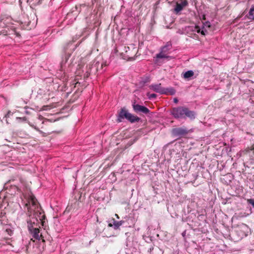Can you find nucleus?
<instances>
[{
  "instance_id": "b1692460",
  "label": "nucleus",
  "mask_w": 254,
  "mask_h": 254,
  "mask_svg": "<svg viewBox=\"0 0 254 254\" xmlns=\"http://www.w3.org/2000/svg\"><path fill=\"white\" fill-rule=\"evenodd\" d=\"M124 59H127L128 60L132 61L134 60V58L132 57H130L129 55H127V56L124 58Z\"/></svg>"
},
{
  "instance_id": "4468645a",
  "label": "nucleus",
  "mask_w": 254,
  "mask_h": 254,
  "mask_svg": "<svg viewBox=\"0 0 254 254\" xmlns=\"http://www.w3.org/2000/svg\"><path fill=\"white\" fill-rule=\"evenodd\" d=\"M166 93L163 94L173 95L176 93L175 89L173 87L165 88Z\"/></svg>"
},
{
  "instance_id": "0eeeda50",
  "label": "nucleus",
  "mask_w": 254,
  "mask_h": 254,
  "mask_svg": "<svg viewBox=\"0 0 254 254\" xmlns=\"http://www.w3.org/2000/svg\"><path fill=\"white\" fill-rule=\"evenodd\" d=\"M149 88L160 94L166 93L165 88L161 86V83L151 84L149 86Z\"/></svg>"
},
{
  "instance_id": "20e7f679",
  "label": "nucleus",
  "mask_w": 254,
  "mask_h": 254,
  "mask_svg": "<svg viewBox=\"0 0 254 254\" xmlns=\"http://www.w3.org/2000/svg\"><path fill=\"white\" fill-rule=\"evenodd\" d=\"M189 132V130L185 127L174 128L171 131V133L174 136L179 137L186 135Z\"/></svg>"
},
{
  "instance_id": "1a4fd4ad",
  "label": "nucleus",
  "mask_w": 254,
  "mask_h": 254,
  "mask_svg": "<svg viewBox=\"0 0 254 254\" xmlns=\"http://www.w3.org/2000/svg\"><path fill=\"white\" fill-rule=\"evenodd\" d=\"M112 222L109 223L108 226L110 227H113L114 230L120 229V227L124 223V221L121 220L117 221L113 218L112 219Z\"/></svg>"
},
{
  "instance_id": "ddd939ff",
  "label": "nucleus",
  "mask_w": 254,
  "mask_h": 254,
  "mask_svg": "<svg viewBox=\"0 0 254 254\" xmlns=\"http://www.w3.org/2000/svg\"><path fill=\"white\" fill-rule=\"evenodd\" d=\"M172 47V43L170 41L167 42L165 45L161 48L162 53H167Z\"/></svg>"
},
{
  "instance_id": "f8f14e48",
  "label": "nucleus",
  "mask_w": 254,
  "mask_h": 254,
  "mask_svg": "<svg viewBox=\"0 0 254 254\" xmlns=\"http://www.w3.org/2000/svg\"><path fill=\"white\" fill-rule=\"evenodd\" d=\"M127 120L131 123L138 122L140 120V118L136 116H134L129 113Z\"/></svg>"
},
{
  "instance_id": "a211bd4d",
  "label": "nucleus",
  "mask_w": 254,
  "mask_h": 254,
  "mask_svg": "<svg viewBox=\"0 0 254 254\" xmlns=\"http://www.w3.org/2000/svg\"><path fill=\"white\" fill-rule=\"evenodd\" d=\"M150 81V78L148 76H146L141 78L140 83L144 85Z\"/></svg>"
},
{
  "instance_id": "2eb2a0df",
  "label": "nucleus",
  "mask_w": 254,
  "mask_h": 254,
  "mask_svg": "<svg viewBox=\"0 0 254 254\" xmlns=\"http://www.w3.org/2000/svg\"><path fill=\"white\" fill-rule=\"evenodd\" d=\"M41 0H27V1L32 7L40 4Z\"/></svg>"
},
{
  "instance_id": "a878e982",
  "label": "nucleus",
  "mask_w": 254,
  "mask_h": 254,
  "mask_svg": "<svg viewBox=\"0 0 254 254\" xmlns=\"http://www.w3.org/2000/svg\"><path fill=\"white\" fill-rule=\"evenodd\" d=\"M29 125L31 127H33L35 129H36V130L41 132V131L38 127H37L36 126H35L34 125L31 124L30 123H29Z\"/></svg>"
},
{
  "instance_id": "f257e3e1",
  "label": "nucleus",
  "mask_w": 254,
  "mask_h": 254,
  "mask_svg": "<svg viewBox=\"0 0 254 254\" xmlns=\"http://www.w3.org/2000/svg\"><path fill=\"white\" fill-rule=\"evenodd\" d=\"M38 203L35 196H31L28 203L26 204L28 209L27 214L28 216L26 221L28 231H31L36 227H40V221L43 226L45 225L44 220L46 216L43 214V212L40 211L41 208L39 207Z\"/></svg>"
},
{
  "instance_id": "9d476101",
  "label": "nucleus",
  "mask_w": 254,
  "mask_h": 254,
  "mask_svg": "<svg viewBox=\"0 0 254 254\" xmlns=\"http://www.w3.org/2000/svg\"><path fill=\"white\" fill-rule=\"evenodd\" d=\"M40 228L36 227L31 231H29L32 237L36 240H40L42 235L40 234Z\"/></svg>"
},
{
  "instance_id": "cd10ccee",
  "label": "nucleus",
  "mask_w": 254,
  "mask_h": 254,
  "mask_svg": "<svg viewBox=\"0 0 254 254\" xmlns=\"http://www.w3.org/2000/svg\"><path fill=\"white\" fill-rule=\"evenodd\" d=\"M129 50V47H126V46L124 47V51L126 53H127V52H128V50Z\"/></svg>"
},
{
  "instance_id": "c85d7f7f",
  "label": "nucleus",
  "mask_w": 254,
  "mask_h": 254,
  "mask_svg": "<svg viewBox=\"0 0 254 254\" xmlns=\"http://www.w3.org/2000/svg\"><path fill=\"white\" fill-rule=\"evenodd\" d=\"M104 66H105L104 65L101 68L100 66H98V68L100 69V71H98V72L101 73L103 72L105 70L104 69H103V67Z\"/></svg>"
},
{
  "instance_id": "7c9ffc66",
  "label": "nucleus",
  "mask_w": 254,
  "mask_h": 254,
  "mask_svg": "<svg viewBox=\"0 0 254 254\" xmlns=\"http://www.w3.org/2000/svg\"><path fill=\"white\" fill-rule=\"evenodd\" d=\"M205 26H208V27H210V25H209V23L208 22H206L205 24Z\"/></svg>"
},
{
  "instance_id": "f03ea898",
  "label": "nucleus",
  "mask_w": 254,
  "mask_h": 254,
  "mask_svg": "<svg viewBox=\"0 0 254 254\" xmlns=\"http://www.w3.org/2000/svg\"><path fill=\"white\" fill-rule=\"evenodd\" d=\"M170 114L176 119L186 120L189 119L193 120L196 114L194 111L190 110L186 106H178L172 108Z\"/></svg>"
},
{
  "instance_id": "bb28decb",
  "label": "nucleus",
  "mask_w": 254,
  "mask_h": 254,
  "mask_svg": "<svg viewBox=\"0 0 254 254\" xmlns=\"http://www.w3.org/2000/svg\"><path fill=\"white\" fill-rule=\"evenodd\" d=\"M205 32H207L206 29H204V27L202 28V30L200 29V32L202 35H205Z\"/></svg>"
},
{
  "instance_id": "aec40b11",
  "label": "nucleus",
  "mask_w": 254,
  "mask_h": 254,
  "mask_svg": "<svg viewBox=\"0 0 254 254\" xmlns=\"http://www.w3.org/2000/svg\"><path fill=\"white\" fill-rule=\"evenodd\" d=\"M190 30L193 32H196L198 33L200 32V28L198 26L190 27Z\"/></svg>"
},
{
  "instance_id": "4be33fe9",
  "label": "nucleus",
  "mask_w": 254,
  "mask_h": 254,
  "mask_svg": "<svg viewBox=\"0 0 254 254\" xmlns=\"http://www.w3.org/2000/svg\"><path fill=\"white\" fill-rule=\"evenodd\" d=\"M72 45V42H69L68 43L64 48V50L65 53H66L68 48L70 47Z\"/></svg>"
},
{
  "instance_id": "6ab92c4d",
  "label": "nucleus",
  "mask_w": 254,
  "mask_h": 254,
  "mask_svg": "<svg viewBox=\"0 0 254 254\" xmlns=\"http://www.w3.org/2000/svg\"><path fill=\"white\" fill-rule=\"evenodd\" d=\"M86 7L85 4H80L78 5H76L75 8L78 11L80 12L81 11L82 8H85Z\"/></svg>"
},
{
  "instance_id": "423d86ee",
  "label": "nucleus",
  "mask_w": 254,
  "mask_h": 254,
  "mask_svg": "<svg viewBox=\"0 0 254 254\" xmlns=\"http://www.w3.org/2000/svg\"><path fill=\"white\" fill-rule=\"evenodd\" d=\"M188 5V2L187 0H178L176 3L174 10L176 13H178Z\"/></svg>"
},
{
  "instance_id": "dca6fc26",
  "label": "nucleus",
  "mask_w": 254,
  "mask_h": 254,
  "mask_svg": "<svg viewBox=\"0 0 254 254\" xmlns=\"http://www.w3.org/2000/svg\"><path fill=\"white\" fill-rule=\"evenodd\" d=\"M194 75V72L192 70H188L184 73L183 77L185 79H189Z\"/></svg>"
},
{
  "instance_id": "412c9836",
  "label": "nucleus",
  "mask_w": 254,
  "mask_h": 254,
  "mask_svg": "<svg viewBox=\"0 0 254 254\" xmlns=\"http://www.w3.org/2000/svg\"><path fill=\"white\" fill-rule=\"evenodd\" d=\"M147 96L148 97V98L150 100H151L152 99L156 98L157 97V95L154 93L150 94L149 93H147Z\"/></svg>"
},
{
  "instance_id": "5701e85b",
  "label": "nucleus",
  "mask_w": 254,
  "mask_h": 254,
  "mask_svg": "<svg viewBox=\"0 0 254 254\" xmlns=\"http://www.w3.org/2000/svg\"><path fill=\"white\" fill-rule=\"evenodd\" d=\"M248 202L249 204H251L254 208V199H248Z\"/></svg>"
},
{
  "instance_id": "2f4dec72",
  "label": "nucleus",
  "mask_w": 254,
  "mask_h": 254,
  "mask_svg": "<svg viewBox=\"0 0 254 254\" xmlns=\"http://www.w3.org/2000/svg\"><path fill=\"white\" fill-rule=\"evenodd\" d=\"M14 189L15 190H16L18 189L17 187H16V186H14Z\"/></svg>"
},
{
  "instance_id": "7ed1b4c3",
  "label": "nucleus",
  "mask_w": 254,
  "mask_h": 254,
  "mask_svg": "<svg viewBox=\"0 0 254 254\" xmlns=\"http://www.w3.org/2000/svg\"><path fill=\"white\" fill-rule=\"evenodd\" d=\"M104 65L106 66V64L103 63H100L99 62L94 63L91 65H89L87 67V71L85 73V77H88L90 74H96L98 72V71H100L98 66H100L101 68Z\"/></svg>"
},
{
  "instance_id": "f3484780",
  "label": "nucleus",
  "mask_w": 254,
  "mask_h": 254,
  "mask_svg": "<svg viewBox=\"0 0 254 254\" xmlns=\"http://www.w3.org/2000/svg\"><path fill=\"white\" fill-rule=\"evenodd\" d=\"M165 53H162V51H161V52L156 55V58H159V59H163V58L169 59V58H171L170 56H167L166 55H165Z\"/></svg>"
},
{
  "instance_id": "c756f323",
  "label": "nucleus",
  "mask_w": 254,
  "mask_h": 254,
  "mask_svg": "<svg viewBox=\"0 0 254 254\" xmlns=\"http://www.w3.org/2000/svg\"><path fill=\"white\" fill-rule=\"evenodd\" d=\"M178 101H178V99L177 98H175L174 99V103H176V104H177V103H178Z\"/></svg>"
},
{
  "instance_id": "39448f33",
  "label": "nucleus",
  "mask_w": 254,
  "mask_h": 254,
  "mask_svg": "<svg viewBox=\"0 0 254 254\" xmlns=\"http://www.w3.org/2000/svg\"><path fill=\"white\" fill-rule=\"evenodd\" d=\"M132 107L134 111L137 113H142L144 114H147L150 112L149 110L147 108L139 104H135L134 103L132 105Z\"/></svg>"
},
{
  "instance_id": "393cba45",
  "label": "nucleus",
  "mask_w": 254,
  "mask_h": 254,
  "mask_svg": "<svg viewBox=\"0 0 254 254\" xmlns=\"http://www.w3.org/2000/svg\"><path fill=\"white\" fill-rule=\"evenodd\" d=\"M26 117H23V118H21V117H17L16 118V120H18L20 122H23V121H26Z\"/></svg>"
},
{
  "instance_id": "9b49d317",
  "label": "nucleus",
  "mask_w": 254,
  "mask_h": 254,
  "mask_svg": "<svg viewBox=\"0 0 254 254\" xmlns=\"http://www.w3.org/2000/svg\"><path fill=\"white\" fill-rule=\"evenodd\" d=\"M245 18L249 19L251 21H254V4H253L246 15Z\"/></svg>"
},
{
  "instance_id": "6e6552de",
  "label": "nucleus",
  "mask_w": 254,
  "mask_h": 254,
  "mask_svg": "<svg viewBox=\"0 0 254 254\" xmlns=\"http://www.w3.org/2000/svg\"><path fill=\"white\" fill-rule=\"evenodd\" d=\"M129 113L125 108H122L120 111L117 118L118 123L122 122L124 119H127L128 115Z\"/></svg>"
}]
</instances>
